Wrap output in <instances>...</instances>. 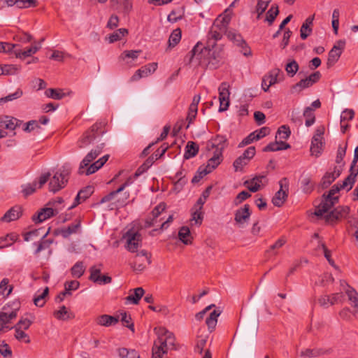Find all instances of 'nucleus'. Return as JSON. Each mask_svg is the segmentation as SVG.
<instances>
[{"instance_id":"f257e3e1","label":"nucleus","mask_w":358,"mask_h":358,"mask_svg":"<svg viewBox=\"0 0 358 358\" xmlns=\"http://www.w3.org/2000/svg\"><path fill=\"white\" fill-rule=\"evenodd\" d=\"M105 145L104 143H101L95 148L92 149L90 152L85 157L80 164L78 173L80 175H91L101 169L108 161L109 155H106L91 164L102 152Z\"/></svg>"},{"instance_id":"f03ea898","label":"nucleus","mask_w":358,"mask_h":358,"mask_svg":"<svg viewBox=\"0 0 358 358\" xmlns=\"http://www.w3.org/2000/svg\"><path fill=\"white\" fill-rule=\"evenodd\" d=\"M154 332L157 336V339L155 341L152 349V358H162L169 349L174 348L176 338L173 333L165 327H155Z\"/></svg>"},{"instance_id":"7ed1b4c3","label":"nucleus","mask_w":358,"mask_h":358,"mask_svg":"<svg viewBox=\"0 0 358 358\" xmlns=\"http://www.w3.org/2000/svg\"><path fill=\"white\" fill-rule=\"evenodd\" d=\"M132 183L131 178H128L122 185H121L116 190L110 192L101 198L100 203H104L110 202L109 208L113 210L114 208H119L123 207L127 204V201L129 197V192H124L121 196L119 194L121 193L127 187Z\"/></svg>"},{"instance_id":"20e7f679","label":"nucleus","mask_w":358,"mask_h":358,"mask_svg":"<svg viewBox=\"0 0 358 358\" xmlns=\"http://www.w3.org/2000/svg\"><path fill=\"white\" fill-rule=\"evenodd\" d=\"M14 308H10V306H4L2 310L0 312V332H5L8 330L12 329L11 327L8 324L11 320L16 318L17 311L19 310V303L15 304Z\"/></svg>"},{"instance_id":"39448f33","label":"nucleus","mask_w":358,"mask_h":358,"mask_svg":"<svg viewBox=\"0 0 358 358\" xmlns=\"http://www.w3.org/2000/svg\"><path fill=\"white\" fill-rule=\"evenodd\" d=\"M124 238L127 240L125 247L131 252H136L138 248L141 246L142 236L137 229H129L124 235Z\"/></svg>"},{"instance_id":"423d86ee","label":"nucleus","mask_w":358,"mask_h":358,"mask_svg":"<svg viewBox=\"0 0 358 358\" xmlns=\"http://www.w3.org/2000/svg\"><path fill=\"white\" fill-rule=\"evenodd\" d=\"M69 173V170L66 169L65 166H63L62 171L57 172L49 182L50 191L56 192L64 188L68 181Z\"/></svg>"},{"instance_id":"0eeeda50","label":"nucleus","mask_w":358,"mask_h":358,"mask_svg":"<svg viewBox=\"0 0 358 358\" xmlns=\"http://www.w3.org/2000/svg\"><path fill=\"white\" fill-rule=\"evenodd\" d=\"M151 264V254L143 250L137 252L134 258L131 267L136 271H143L148 265Z\"/></svg>"},{"instance_id":"6e6552de","label":"nucleus","mask_w":358,"mask_h":358,"mask_svg":"<svg viewBox=\"0 0 358 358\" xmlns=\"http://www.w3.org/2000/svg\"><path fill=\"white\" fill-rule=\"evenodd\" d=\"M350 213V208L346 206H338L329 213L324 215L326 222L330 224L336 223L341 219L346 218Z\"/></svg>"},{"instance_id":"1a4fd4ad","label":"nucleus","mask_w":358,"mask_h":358,"mask_svg":"<svg viewBox=\"0 0 358 358\" xmlns=\"http://www.w3.org/2000/svg\"><path fill=\"white\" fill-rule=\"evenodd\" d=\"M345 41L343 40H339L338 41L336 42V43L329 51L327 63V66L329 68L334 66L339 59L343 52V50L345 48Z\"/></svg>"},{"instance_id":"9d476101","label":"nucleus","mask_w":358,"mask_h":358,"mask_svg":"<svg viewBox=\"0 0 358 358\" xmlns=\"http://www.w3.org/2000/svg\"><path fill=\"white\" fill-rule=\"evenodd\" d=\"M229 85L227 83H222L220 85L219 90V101L220 107L219 112H223L228 109L229 106Z\"/></svg>"},{"instance_id":"9b49d317","label":"nucleus","mask_w":358,"mask_h":358,"mask_svg":"<svg viewBox=\"0 0 358 358\" xmlns=\"http://www.w3.org/2000/svg\"><path fill=\"white\" fill-rule=\"evenodd\" d=\"M101 127V123H96L93 124L91 129L89 131H87L82 138L78 141V148H84L92 143L96 139V133Z\"/></svg>"},{"instance_id":"f8f14e48","label":"nucleus","mask_w":358,"mask_h":358,"mask_svg":"<svg viewBox=\"0 0 358 358\" xmlns=\"http://www.w3.org/2000/svg\"><path fill=\"white\" fill-rule=\"evenodd\" d=\"M101 266L102 264H99V266H92L90 267V280L100 285L110 283L112 281V278L110 277L107 275H101Z\"/></svg>"},{"instance_id":"ddd939ff","label":"nucleus","mask_w":358,"mask_h":358,"mask_svg":"<svg viewBox=\"0 0 358 358\" xmlns=\"http://www.w3.org/2000/svg\"><path fill=\"white\" fill-rule=\"evenodd\" d=\"M287 180L285 178L280 180L279 184L280 189L275 193V196L272 199V203L274 206L280 207L284 203L287 196V194L286 192L287 190Z\"/></svg>"},{"instance_id":"4468645a","label":"nucleus","mask_w":358,"mask_h":358,"mask_svg":"<svg viewBox=\"0 0 358 358\" xmlns=\"http://www.w3.org/2000/svg\"><path fill=\"white\" fill-rule=\"evenodd\" d=\"M341 172V166H334L333 171H328L323 176L319 186L322 189L327 188L333 182L336 180V178L340 176Z\"/></svg>"},{"instance_id":"2eb2a0df","label":"nucleus","mask_w":358,"mask_h":358,"mask_svg":"<svg viewBox=\"0 0 358 358\" xmlns=\"http://www.w3.org/2000/svg\"><path fill=\"white\" fill-rule=\"evenodd\" d=\"M226 146L227 138L225 136L221 135H217L215 137L211 138L207 143V149L208 150L215 149V152L218 153L219 152H220V154L222 155Z\"/></svg>"},{"instance_id":"dca6fc26","label":"nucleus","mask_w":358,"mask_h":358,"mask_svg":"<svg viewBox=\"0 0 358 358\" xmlns=\"http://www.w3.org/2000/svg\"><path fill=\"white\" fill-rule=\"evenodd\" d=\"M157 69V63L148 64L138 70L131 77L130 81L135 82L141 79V78L147 77L150 74L153 73Z\"/></svg>"},{"instance_id":"f3484780","label":"nucleus","mask_w":358,"mask_h":358,"mask_svg":"<svg viewBox=\"0 0 358 358\" xmlns=\"http://www.w3.org/2000/svg\"><path fill=\"white\" fill-rule=\"evenodd\" d=\"M251 211L250 210V206L245 204L243 208L238 209L234 214V220L239 225V227H243L247 223L250 217Z\"/></svg>"},{"instance_id":"a211bd4d","label":"nucleus","mask_w":358,"mask_h":358,"mask_svg":"<svg viewBox=\"0 0 358 358\" xmlns=\"http://www.w3.org/2000/svg\"><path fill=\"white\" fill-rule=\"evenodd\" d=\"M343 295L342 293H335L332 295H323L318 299V303L320 306L327 308L336 303L343 301Z\"/></svg>"},{"instance_id":"6ab92c4d","label":"nucleus","mask_w":358,"mask_h":358,"mask_svg":"<svg viewBox=\"0 0 358 358\" xmlns=\"http://www.w3.org/2000/svg\"><path fill=\"white\" fill-rule=\"evenodd\" d=\"M166 209V204L160 203L151 212V216L148 217L145 220V227H150L155 226L158 222L157 218L162 214Z\"/></svg>"},{"instance_id":"aec40b11","label":"nucleus","mask_w":358,"mask_h":358,"mask_svg":"<svg viewBox=\"0 0 358 358\" xmlns=\"http://www.w3.org/2000/svg\"><path fill=\"white\" fill-rule=\"evenodd\" d=\"M324 199L317 207L315 215L317 217H322L326 213H327L333 206L338 202V201L333 200L332 198H329L328 196L324 194Z\"/></svg>"},{"instance_id":"412c9836","label":"nucleus","mask_w":358,"mask_h":358,"mask_svg":"<svg viewBox=\"0 0 358 358\" xmlns=\"http://www.w3.org/2000/svg\"><path fill=\"white\" fill-rule=\"evenodd\" d=\"M228 38L233 41L236 45L243 48L245 51L243 55L248 56L250 55V50H248L245 41L243 40L242 36L235 31H229L227 33Z\"/></svg>"},{"instance_id":"4be33fe9","label":"nucleus","mask_w":358,"mask_h":358,"mask_svg":"<svg viewBox=\"0 0 358 358\" xmlns=\"http://www.w3.org/2000/svg\"><path fill=\"white\" fill-rule=\"evenodd\" d=\"M22 215V207L15 206L9 209L4 215L1 217V221L10 222L19 219Z\"/></svg>"},{"instance_id":"5701e85b","label":"nucleus","mask_w":358,"mask_h":358,"mask_svg":"<svg viewBox=\"0 0 358 358\" xmlns=\"http://www.w3.org/2000/svg\"><path fill=\"white\" fill-rule=\"evenodd\" d=\"M358 175V168H350V174L348 176L347 178H345V180L343 181L342 184H341V187H343V189H346L348 192L350 191L355 181L356 178Z\"/></svg>"},{"instance_id":"b1692460","label":"nucleus","mask_w":358,"mask_h":358,"mask_svg":"<svg viewBox=\"0 0 358 358\" xmlns=\"http://www.w3.org/2000/svg\"><path fill=\"white\" fill-rule=\"evenodd\" d=\"M93 193V187L91 186H87L85 188L81 189L78 194L77 196L75 198L73 203L69 207V209H72L76 206H78L79 203H81V201H84L87 198H89L91 194Z\"/></svg>"},{"instance_id":"393cba45","label":"nucleus","mask_w":358,"mask_h":358,"mask_svg":"<svg viewBox=\"0 0 358 358\" xmlns=\"http://www.w3.org/2000/svg\"><path fill=\"white\" fill-rule=\"evenodd\" d=\"M57 213V212H55L52 208H45L41 209L37 215H33L32 220L36 223H40L54 216Z\"/></svg>"},{"instance_id":"a878e982","label":"nucleus","mask_w":358,"mask_h":358,"mask_svg":"<svg viewBox=\"0 0 358 358\" xmlns=\"http://www.w3.org/2000/svg\"><path fill=\"white\" fill-rule=\"evenodd\" d=\"M119 320L120 317H115L103 314L97 317L95 320V322L98 325L103 327H110L115 325L119 322Z\"/></svg>"},{"instance_id":"bb28decb","label":"nucleus","mask_w":358,"mask_h":358,"mask_svg":"<svg viewBox=\"0 0 358 358\" xmlns=\"http://www.w3.org/2000/svg\"><path fill=\"white\" fill-rule=\"evenodd\" d=\"M206 53H208V55L209 56L208 64L213 68L218 67L222 62V56L220 52L209 49H205L204 51L201 52L202 55H205Z\"/></svg>"},{"instance_id":"cd10ccee","label":"nucleus","mask_w":358,"mask_h":358,"mask_svg":"<svg viewBox=\"0 0 358 358\" xmlns=\"http://www.w3.org/2000/svg\"><path fill=\"white\" fill-rule=\"evenodd\" d=\"M290 148V145L282 141H275V142H271L268 144L266 147L263 148L264 152H275L279 150H287Z\"/></svg>"},{"instance_id":"c85d7f7f","label":"nucleus","mask_w":358,"mask_h":358,"mask_svg":"<svg viewBox=\"0 0 358 358\" xmlns=\"http://www.w3.org/2000/svg\"><path fill=\"white\" fill-rule=\"evenodd\" d=\"M264 179V176H256L250 180L245 181V185L250 192H256L260 189L262 185V181Z\"/></svg>"},{"instance_id":"c756f323","label":"nucleus","mask_w":358,"mask_h":358,"mask_svg":"<svg viewBox=\"0 0 358 358\" xmlns=\"http://www.w3.org/2000/svg\"><path fill=\"white\" fill-rule=\"evenodd\" d=\"M331 349L323 350L322 348L306 349L300 352V356L304 357H316L324 354H329Z\"/></svg>"},{"instance_id":"7c9ffc66","label":"nucleus","mask_w":358,"mask_h":358,"mask_svg":"<svg viewBox=\"0 0 358 358\" xmlns=\"http://www.w3.org/2000/svg\"><path fill=\"white\" fill-rule=\"evenodd\" d=\"M203 219V213L202 208L194 206L192 209V218L190 220L192 225H201Z\"/></svg>"},{"instance_id":"2f4dec72","label":"nucleus","mask_w":358,"mask_h":358,"mask_svg":"<svg viewBox=\"0 0 358 358\" xmlns=\"http://www.w3.org/2000/svg\"><path fill=\"white\" fill-rule=\"evenodd\" d=\"M345 292L350 302L352 307L355 310L358 309V293L357 292L349 285H347V289Z\"/></svg>"},{"instance_id":"473e14b6","label":"nucleus","mask_w":358,"mask_h":358,"mask_svg":"<svg viewBox=\"0 0 358 358\" xmlns=\"http://www.w3.org/2000/svg\"><path fill=\"white\" fill-rule=\"evenodd\" d=\"M48 231L42 235V238L39 242L34 243L35 245H36V249L34 252V255H37L41 251L50 248V247L52 243V241L50 239L45 238L46 237V236L48 235Z\"/></svg>"},{"instance_id":"72a5a7b5","label":"nucleus","mask_w":358,"mask_h":358,"mask_svg":"<svg viewBox=\"0 0 358 358\" xmlns=\"http://www.w3.org/2000/svg\"><path fill=\"white\" fill-rule=\"evenodd\" d=\"M322 150V143L320 136H314L310 146V152L313 155L319 157Z\"/></svg>"},{"instance_id":"f704fd0d","label":"nucleus","mask_w":358,"mask_h":358,"mask_svg":"<svg viewBox=\"0 0 358 358\" xmlns=\"http://www.w3.org/2000/svg\"><path fill=\"white\" fill-rule=\"evenodd\" d=\"M198 152L199 145L193 141H188L185 146L184 158L185 159L192 158L197 155Z\"/></svg>"},{"instance_id":"c9c22d12","label":"nucleus","mask_w":358,"mask_h":358,"mask_svg":"<svg viewBox=\"0 0 358 358\" xmlns=\"http://www.w3.org/2000/svg\"><path fill=\"white\" fill-rule=\"evenodd\" d=\"M110 1L116 10L129 12L131 8V0H110Z\"/></svg>"},{"instance_id":"e433bc0d","label":"nucleus","mask_w":358,"mask_h":358,"mask_svg":"<svg viewBox=\"0 0 358 358\" xmlns=\"http://www.w3.org/2000/svg\"><path fill=\"white\" fill-rule=\"evenodd\" d=\"M221 311L219 310H214L210 313V315L206 318V324L208 326L210 331H212L215 329L217 322V317L220 315Z\"/></svg>"},{"instance_id":"4c0bfd02","label":"nucleus","mask_w":358,"mask_h":358,"mask_svg":"<svg viewBox=\"0 0 358 358\" xmlns=\"http://www.w3.org/2000/svg\"><path fill=\"white\" fill-rule=\"evenodd\" d=\"M144 293L145 291L142 287H137L134 289L133 294H130L126 297V301L133 304H138Z\"/></svg>"},{"instance_id":"58836bf2","label":"nucleus","mask_w":358,"mask_h":358,"mask_svg":"<svg viewBox=\"0 0 358 358\" xmlns=\"http://www.w3.org/2000/svg\"><path fill=\"white\" fill-rule=\"evenodd\" d=\"M178 238L184 244H191L192 237L189 227H182L178 231Z\"/></svg>"},{"instance_id":"ea45409f","label":"nucleus","mask_w":358,"mask_h":358,"mask_svg":"<svg viewBox=\"0 0 358 358\" xmlns=\"http://www.w3.org/2000/svg\"><path fill=\"white\" fill-rule=\"evenodd\" d=\"M17 124V120L14 117L6 116L0 117V127H5L7 129L14 130Z\"/></svg>"},{"instance_id":"a19ab883","label":"nucleus","mask_w":358,"mask_h":358,"mask_svg":"<svg viewBox=\"0 0 358 358\" xmlns=\"http://www.w3.org/2000/svg\"><path fill=\"white\" fill-rule=\"evenodd\" d=\"M219 20H215L213 23V25L209 32V36L211 38L215 41H218L221 39L222 36V33L225 31L224 29H221L218 24Z\"/></svg>"},{"instance_id":"79ce46f5","label":"nucleus","mask_w":358,"mask_h":358,"mask_svg":"<svg viewBox=\"0 0 358 358\" xmlns=\"http://www.w3.org/2000/svg\"><path fill=\"white\" fill-rule=\"evenodd\" d=\"M41 48L40 44H34L30 48H25L23 50L16 52L17 57L20 58H25L35 54Z\"/></svg>"},{"instance_id":"37998d69","label":"nucleus","mask_w":358,"mask_h":358,"mask_svg":"<svg viewBox=\"0 0 358 358\" xmlns=\"http://www.w3.org/2000/svg\"><path fill=\"white\" fill-rule=\"evenodd\" d=\"M49 293V288L46 287L41 293H36L34 298V303L38 307H43L45 304V299Z\"/></svg>"},{"instance_id":"c03bdc74","label":"nucleus","mask_w":358,"mask_h":358,"mask_svg":"<svg viewBox=\"0 0 358 358\" xmlns=\"http://www.w3.org/2000/svg\"><path fill=\"white\" fill-rule=\"evenodd\" d=\"M118 355L120 358H140V355L136 350L125 348L118 349Z\"/></svg>"},{"instance_id":"a18cd8bd","label":"nucleus","mask_w":358,"mask_h":358,"mask_svg":"<svg viewBox=\"0 0 358 358\" xmlns=\"http://www.w3.org/2000/svg\"><path fill=\"white\" fill-rule=\"evenodd\" d=\"M127 34L128 31L127 29H119L108 36V41L109 43H112L115 41H120Z\"/></svg>"},{"instance_id":"49530a36","label":"nucleus","mask_w":358,"mask_h":358,"mask_svg":"<svg viewBox=\"0 0 358 358\" xmlns=\"http://www.w3.org/2000/svg\"><path fill=\"white\" fill-rule=\"evenodd\" d=\"M80 227V224L79 221H76V222L70 224L66 228L62 229L61 233L62 236L67 238L71 234L76 233Z\"/></svg>"},{"instance_id":"de8ad7c7","label":"nucleus","mask_w":358,"mask_h":358,"mask_svg":"<svg viewBox=\"0 0 358 358\" xmlns=\"http://www.w3.org/2000/svg\"><path fill=\"white\" fill-rule=\"evenodd\" d=\"M45 95L51 99L60 100L65 96V94L60 89L49 88L45 92Z\"/></svg>"},{"instance_id":"09e8293b","label":"nucleus","mask_w":358,"mask_h":358,"mask_svg":"<svg viewBox=\"0 0 358 358\" xmlns=\"http://www.w3.org/2000/svg\"><path fill=\"white\" fill-rule=\"evenodd\" d=\"M12 329H15V338L19 341H24L25 343H29L31 340L29 335L24 332V329L11 327Z\"/></svg>"},{"instance_id":"8fccbe9b","label":"nucleus","mask_w":358,"mask_h":358,"mask_svg":"<svg viewBox=\"0 0 358 358\" xmlns=\"http://www.w3.org/2000/svg\"><path fill=\"white\" fill-rule=\"evenodd\" d=\"M181 39V30L180 29H174L171 34L169 38V47H175Z\"/></svg>"},{"instance_id":"3c124183","label":"nucleus","mask_w":358,"mask_h":358,"mask_svg":"<svg viewBox=\"0 0 358 358\" xmlns=\"http://www.w3.org/2000/svg\"><path fill=\"white\" fill-rule=\"evenodd\" d=\"M85 268L82 262H77L71 268V275L75 278H80L85 273Z\"/></svg>"},{"instance_id":"603ef678","label":"nucleus","mask_w":358,"mask_h":358,"mask_svg":"<svg viewBox=\"0 0 358 358\" xmlns=\"http://www.w3.org/2000/svg\"><path fill=\"white\" fill-rule=\"evenodd\" d=\"M222 155L220 154V152H219L218 153L214 152L213 156L208 159L206 167L210 169L211 171L215 169L222 161Z\"/></svg>"},{"instance_id":"864d4df0","label":"nucleus","mask_w":358,"mask_h":358,"mask_svg":"<svg viewBox=\"0 0 358 358\" xmlns=\"http://www.w3.org/2000/svg\"><path fill=\"white\" fill-rule=\"evenodd\" d=\"M347 144L345 143L344 146L340 145L338 146L336 157V163L338 164L337 166H341V169L344 166L343 158L345 156L346 153Z\"/></svg>"},{"instance_id":"5fc2aeb1","label":"nucleus","mask_w":358,"mask_h":358,"mask_svg":"<svg viewBox=\"0 0 358 358\" xmlns=\"http://www.w3.org/2000/svg\"><path fill=\"white\" fill-rule=\"evenodd\" d=\"M291 134L290 129L287 125L280 127L277 131L275 138H279L280 141L287 140Z\"/></svg>"},{"instance_id":"6e6d98bb","label":"nucleus","mask_w":358,"mask_h":358,"mask_svg":"<svg viewBox=\"0 0 358 358\" xmlns=\"http://www.w3.org/2000/svg\"><path fill=\"white\" fill-rule=\"evenodd\" d=\"M286 243L285 237L280 238L274 244L271 245L269 248L266 250L267 254H272L276 255L278 254L277 250L281 248Z\"/></svg>"},{"instance_id":"4d7b16f0","label":"nucleus","mask_w":358,"mask_h":358,"mask_svg":"<svg viewBox=\"0 0 358 358\" xmlns=\"http://www.w3.org/2000/svg\"><path fill=\"white\" fill-rule=\"evenodd\" d=\"M303 116L306 117V126L310 127L315 123V117L313 110L310 107H307L303 111Z\"/></svg>"},{"instance_id":"13d9d810","label":"nucleus","mask_w":358,"mask_h":358,"mask_svg":"<svg viewBox=\"0 0 358 358\" xmlns=\"http://www.w3.org/2000/svg\"><path fill=\"white\" fill-rule=\"evenodd\" d=\"M278 13L279 10L278 6L272 5L266 13V21H267L270 25L272 24Z\"/></svg>"},{"instance_id":"bf43d9fd","label":"nucleus","mask_w":358,"mask_h":358,"mask_svg":"<svg viewBox=\"0 0 358 358\" xmlns=\"http://www.w3.org/2000/svg\"><path fill=\"white\" fill-rule=\"evenodd\" d=\"M9 280L3 278L0 282V292L1 294L8 296L10 294L13 290V286L9 285Z\"/></svg>"},{"instance_id":"052dcab7","label":"nucleus","mask_w":358,"mask_h":358,"mask_svg":"<svg viewBox=\"0 0 358 358\" xmlns=\"http://www.w3.org/2000/svg\"><path fill=\"white\" fill-rule=\"evenodd\" d=\"M53 315L59 320H66L71 318V315L64 306H61L59 310L55 311Z\"/></svg>"},{"instance_id":"680f3d73","label":"nucleus","mask_w":358,"mask_h":358,"mask_svg":"<svg viewBox=\"0 0 358 358\" xmlns=\"http://www.w3.org/2000/svg\"><path fill=\"white\" fill-rule=\"evenodd\" d=\"M298 70L299 64L295 60L290 61L285 66V71L290 77H293Z\"/></svg>"},{"instance_id":"e2e57ef3","label":"nucleus","mask_w":358,"mask_h":358,"mask_svg":"<svg viewBox=\"0 0 358 358\" xmlns=\"http://www.w3.org/2000/svg\"><path fill=\"white\" fill-rule=\"evenodd\" d=\"M211 189L212 187L209 186L203 192L201 196L198 199L195 206L203 208V204L206 203L210 194Z\"/></svg>"},{"instance_id":"0e129e2a","label":"nucleus","mask_w":358,"mask_h":358,"mask_svg":"<svg viewBox=\"0 0 358 358\" xmlns=\"http://www.w3.org/2000/svg\"><path fill=\"white\" fill-rule=\"evenodd\" d=\"M248 163L249 161H248L245 158H244V157L241 155L234 162L233 166L235 169V171H241L243 167Z\"/></svg>"},{"instance_id":"69168bd1","label":"nucleus","mask_w":358,"mask_h":358,"mask_svg":"<svg viewBox=\"0 0 358 358\" xmlns=\"http://www.w3.org/2000/svg\"><path fill=\"white\" fill-rule=\"evenodd\" d=\"M280 73V70L279 69H275L271 71L268 75L264 76L268 80V85H273L278 82L277 78Z\"/></svg>"},{"instance_id":"338daca9","label":"nucleus","mask_w":358,"mask_h":358,"mask_svg":"<svg viewBox=\"0 0 358 358\" xmlns=\"http://www.w3.org/2000/svg\"><path fill=\"white\" fill-rule=\"evenodd\" d=\"M120 317L123 324L129 329H131L132 331H134V324L131 322V316L128 315L126 312H123L120 313Z\"/></svg>"},{"instance_id":"774afa93","label":"nucleus","mask_w":358,"mask_h":358,"mask_svg":"<svg viewBox=\"0 0 358 358\" xmlns=\"http://www.w3.org/2000/svg\"><path fill=\"white\" fill-rule=\"evenodd\" d=\"M301 187L305 193H310L313 190L314 186L310 177H306L302 180Z\"/></svg>"}]
</instances>
